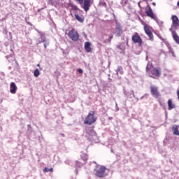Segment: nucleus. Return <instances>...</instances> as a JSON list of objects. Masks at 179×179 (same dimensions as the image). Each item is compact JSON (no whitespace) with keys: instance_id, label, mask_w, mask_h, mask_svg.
<instances>
[{"instance_id":"1","label":"nucleus","mask_w":179,"mask_h":179,"mask_svg":"<svg viewBox=\"0 0 179 179\" xmlns=\"http://www.w3.org/2000/svg\"><path fill=\"white\" fill-rule=\"evenodd\" d=\"M110 170H108L106 166L96 164L94 169V174L96 177L99 178H104V177H107V176H108Z\"/></svg>"},{"instance_id":"2","label":"nucleus","mask_w":179,"mask_h":179,"mask_svg":"<svg viewBox=\"0 0 179 179\" xmlns=\"http://www.w3.org/2000/svg\"><path fill=\"white\" fill-rule=\"evenodd\" d=\"M94 111H92L88 114V115L85 117L84 124L86 125H92L96 122V118L94 117Z\"/></svg>"},{"instance_id":"3","label":"nucleus","mask_w":179,"mask_h":179,"mask_svg":"<svg viewBox=\"0 0 179 179\" xmlns=\"http://www.w3.org/2000/svg\"><path fill=\"white\" fill-rule=\"evenodd\" d=\"M85 12H88L90 9V0H76Z\"/></svg>"},{"instance_id":"4","label":"nucleus","mask_w":179,"mask_h":179,"mask_svg":"<svg viewBox=\"0 0 179 179\" xmlns=\"http://www.w3.org/2000/svg\"><path fill=\"white\" fill-rule=\"evenodd\" d=\"M68 36L72 41H78L79 40V34L73 29L69 31Z\"/></svg>"},{"instance_id":"5","label":"nucleus","mask_w":179,"mask_h":179,"mask_svg":"<svg viewBox=\"0 0 179 179\" xmlns=\"http://www.w3.org/2000/svg\"><path fill=\"white\" fill-rule=\"evenodd\" d=\"M131 40L134 44H138V47H142V38L138 33L132 36Z\"/></svg>"},{"instance_id":"6","label":"nucleus","mask_w":179,"mask_h":179,"mask_svg":"<svg viewBox=\"0 0 179 179\" xmlns=\"http://www.w3.org/2000/svg\"><path fill=\"white\" fill-rule=\"evenodd\" d=\"M171 20H172L171 29H173V30H177L179 26L178 17H177V15H172Z\"/></svg>"},{"instance_id":"7","label":"nucleus","mask_w":179,"mask_h":179,"mask_svg":"<svg viewBox=\"0 0 179 179\" xmlns=\"http://www.w3.org/2000/svg\"><path fill=\"white\" fill-rule=\"evenodd\" d=\"M115 30V36L117 37H121V34H122V27L120 23H117Z\"/></svg>"},{"instance_id":"8","label":"nucleus","mask_w":179,"mask_h":179,"mask_svg":"<svg viewBox=\"0 0 179 179\" xmlns=\"http://www.w3.org/2000/svg\"><path fill=\"white\" fill-rule=\"evenodd\" d=\"M145 33L148 36L150 40L153 41V33L150 31V28L148 25L144 26Z\"/></svg>"},{"instance_id":"9","label":"nucleus","mask_w":179,"mask_h":179,"mask_svg":"<svg viewBox=\"0 0 179 179\" xmlns=\"http://www.w3.org/2000/svg\"><path fill=\"white\" fill-rule=\"evenodd\" d=\"M150 89L152 96L157 99V87L152 85Z\"/></svg>"},{"instance_id":"10","label":"nucleus","mask_w":179,"mask_h":179,"mask_svg":"<svg viewBox=\"0 0 179 179\" xmlns=\"http://www.w3.org/2000/svg\"><path fill=\"white\" fill-rule=\"evenodd\" d=\"M171 31L172 37H173L174 41L176 43V44L179 45V36H178V34H177V32H176V31L171 30Z\"/></svg>"},{"instance_id":"11","label":"nucleus","mask_w":179,"mask_h":179,"mask_svg":"<svg viewBox=\"0 0 179 179\" xmlns=\"http://www.w3.org/2000/svg\"><path fill=\"white\" fill-rule=\"evenodd\" d=\"M150 76L153 78L154 79H157V68H151Z\"/></svg>"},{"instance_id":"12","label":"nucleus","mask_w":179,"mask_h":179,"mask_svg":"<svg viewBox=\"0 0 179 179\" xmlns=\"http://www.w3.org/2000/svg\"><path fill=\"white\" fill-rule=\"evenodd\" d=\"M16 90H17V87H16V84L15 83H11L10 85V92L12 94H15L16 93Z\"/></svg>"},{"instance_id":"13","label":"nucleus","mask_w":179,"mask_h":179,"mask_svg":"<svg viewBox=\"0 0 179 179\" xmlns=\"http://www.w3.org/2000/svg\"><path fill=\"white\" fill-rule=\"evenodd\" d=\"M124 94L127 96V97H129L130 99H132V97H135V93L133 90L127 91L125 89H124Z\"/></svg>"},{"instance_id":"14","label":"nucleus","mask_w":179,"mask_h":179,"mask_svg":"<svg viewBox=\"0 0 179 179\" xmlns=\"http://www.w3.org/2000/svg\"><path fill=\"white\" fill-rule=\"evenodd\" d=\"M176 108V104L173 103V100L169 99L168 100V110H171Z\"/></svg>"},{"instance_id":"15","label":"nucleus","mask_w":179,"mask_h":179,"mask_svg":"<svg viewBox=\"0 0 179 179\" xmlns=\"http://www.w3.org/2000/svg\"><path fill=\"white\" fill-rule=\"evenodd\" d=\"M172 131L173 135H176V136H179L178 125L174 124L172 127Z\"/></svg>"},{"instance_id":"16","label":"nucleus","mask_w":179,"mask_h":179,"mask_svg":"<svg viewBox=\"0 0 179 179\" xmlns=\"http://www.w3.org/2000/svg\"><path fill=\"white\" fill-rule=\"evenodd\" d=\"M147 16H148L149 17H151V19H155V14H153V11L152 10V8L150 7H149V10H148L145 12Z\"/></svg>"},{"instance_id":"17","label":"nucleus","mask_w":179,"mask_h":179,"mask_svg":"<svg viewBox=\"0 0 179 179\" xmlns=\"http://www.w3.org/2000/svg\"><path fill=\"white\" fill-rule=\"evenodd\" d=\"M91 43L90 42H85V50L87 52H90L92 51V47H90Z\"/></svg>"},{"instance_id":"18","label":"nucleus","mask_w":179,"mask_h":179,"mask_svg":"<svg viewBox=\"0 0 179 179\" xmlns=\"http://www.w3.org/2000/svg\"><path fill=\"white\" fill-rule=\"evenodd\" d=\"M38 33H39V34H41V41L39 42L40 43H45L47 41V40L45 39V36H44V34H42L41 32L38 31Z\"/></svg>"},{"instance_id":"19","label":"nucleus","mask_w":179,"mask_h":179,"mask_svg":"<svg viewBox=\"0 0 179 179\" xmlns=\"http://www.w3.org/2000/svg\"><path fill=\"white\" fill-rule=\"evenodd\" d=\"M118 73H120V75L124 74V70L122 69V66H118L116 70V75H118Z\"/></svg>"},{"instance_id":"20","label":"nucleus","mask_w":179,"mask_h":179,"mask_svg":"<svg viewBox=\"0 0 179 179\" xmlns=\"http://www.w3.org/2000/svg\"><path fill=\"white\" fill-rule=\"evenodd\" d=\"M81 159L82 160H83L84 162H87L88 159H89V156H87V154L85 153H83L81 155Z\"/></svg>"},{"instance_id":"21","label":"nucleus","mask_w":179,"mask_h":179,"mask_svg":"<svg viewBox=\"0 0 179 179\" xmlns=\"http://www.w3.org/2000/svg\"><path fill=\"white\" fill-rule=\"evenodd\" d=\"M75 17H76V20H78V22H80L81 23L83 22L85 20V19H83V17H81L78 14H75Z\"/></svg>"},{"instance_id":"22","label":"nucleus","mask_w":179,"mask_h":179,"mask_svg":"<svg viewBox=\"0 0 179 179\" xmlns=\"http://www.w3.org/2000/svg\"><path fill=\"white\" fill-rule=\"evenodd\" d=\"M52 173L54 171V169L52 168H48V167H45L43 169V173Z\"/></svg>"},{"instance_id":"23","label":"nucleus","mask_w":179,"mask_h":179,"mask_svg":"<svg viewBox=\"0 0 179 179\" xmlns=\"http://www.w3.org/2000/svg\"><path fill=\"white\" fill-rule=\"evenodd\" d=\"M34 76H35V78H38V76H40V70H38V69H36L34 72Z\"/></svg>"},{"instance_id":"24","label":"nucleus","mask_w":179,"mask_h":179,"mask_svg":"<svg viewBox=\"0 0 179 179\" xmlns=\"http://www.w3.org/2000/svg\"><path fill=\"white\" fill-rule=\"evenodd\" d=\"M49 3L50 5H52V6H55V8H57V0H50Z\"/></svg>"},{"instance_id":"25","label":"nucleus","mask_w":179,"mask_h":179,"mask_svg":"<svg viewBox=\"0 0 179 179\" xmlns=\"http://www.w3.org/2000/svg\"><path fill=\"white\" fill-rule=\"evenodd\" d=\"M69 6H71L74 10H78V6L74 5L73 3H69Z\"/></svg>"},{"instance_id":"26","label":"nucleus","mask_w":179,"mask_h":179,"mask_svg":"<svg viewBox=\"0 0 179 179\" xmlns=\"http://www.w3.org/2000/svg\"><path fill=\"white\" fill-rule=\"evenodd\" d=\"M76 167H83V164H82L79 161H76Z\"/></svg>"},{"instance_id":"27","label":"nucleus","mask_w":179,"mask_h":179,"mask_svg":"<svg viewBox=\"0 0 179 179\" xmlns=\"http://www.w3.org/2000/svg\"><path fill=\"white\" fill-rule=\"evenodd\" d=\"M44 48L45 49H46L47 48V47H48V45H50V42H48V41H45V42H44Z\"/></svg>"},{"instance_id":"28","label":"nucleus","mask_w":179,"mask_h":179,"mask_svg":"<svg viewBox=\"0 0 179 179\" xmlns=\"http://www.w3.org/2000/svg\"><path fill=\"white\" fill-rule=\"evenodd\" d=\"M149 66H150V63H148L147 64V66H146V71L147 72H149V71L150 70V68H149Z\"/></svg>"},{"instance_id":"29","label":"nucleus","mask_w":179,"mask_h":179,"mask_svg":"<svg viewBox=\"0 0 179 179\" xmlns=\"http://www.w3.org/2000/svg\"><path fill=\"white\" fill-rule=\"evenodd\" d=\"M111 40H113V36H109V38L108 39V43H111Z\"/></svg>"},{"instance_id":"30","label":"nucleus","mask_w":179,"mask_h":179,"mask_svg":"<svg viewBox=\"0 0 179 179\" xmlns=\"http://www.w3.org/2000/svg\"><path fill=\"white\" fill-rule=\"evenodd\" d=\"M78 73H83V70H82V69H78Z\"/></svg>"},{"instance_id":"31","label":"nucleus","mask_w":179,"mask_h":179,"mask_svg":"<svg viewBox=\"0 0 179 179\" xmlns=\"http://www.w3.org/2000/svg\"><path fill=\"white\" fill-rule=\"evenodd\" d=\"M92 135H95V136L97 135V133H96V131H92Z\"/></svg>"},{"instance_id":"32","label":"nucleus","mask_w":179,"mask_h":179,"mask_svg":"<svg viewBox=\"0 0 179 179\" xmlns=\"http://www.w3.org/2000/svg\"><path fill=\"white\" fill-rule=\"evenodd\" d=\"M157 76H160V71L157 70Z\"/></svg>"},{"instance_id":"33","label":"nucleus","mask_w":179,"mask_h":179,"mask_svg":"<svg viewBox=\"0 0 179 179\" xmlns=\"http://www.w3.org/2000/svg\"><path fill=\"white\" fill-rule=\"evenodd\" d=\"M117 48H118L119 50H122V49L121 48V45H118L117 46Z\"/></svg>"},{"instance_id":"34","label":"nucleus","mask_w":179,"mask_h":179,"mask_svg":"<svg viewBox=\"0 0 179 179\" xmlns=\"http://www.w3.org/2000/svg\"><path fill=\"white\" fill-rule=\"evenodd\" d=\"M43 9H44V8L38 9V12H41V10H43Z\"/></svg>"},{"instance_id":"35","label":"nucleus","mask_w":179,"mask_h":179,"mask_svg":"<svg viewBox=\"0 0 179 179\" xmlns=\"http://www.w3.org/2000/svg\"><path fill=\"white\" fill-rule=\"evenodd\" d=\"M112 81H113V80L111 78H108L109 83H111Z\"/></svg>"},{"instance_id":"36","label":"nucleus","mask_w":179,"mask_h":179,"mask_svg":"<svg viewBox=\"0 0 179 179\" xmlns=\"http://www.w3.org/2000/svg\"><path fill=\"white\" fill-rule=\"evenodd\" d=\"M138 6H139V8H141V2L138 3Z\"/></svg>"},{"instance_id":"37","label":"nucleus","mask_w":179,"mask_h":179,"mask_svg":"<svg viewBox=\"0 0 179 179\" xmlns=\"http://www.w3.org/2000/svg\"><path fill=\"white\" fill-rule=\"evenodd\" d=\"M103 43H105V44L107 43V40H104Z\"/></svg>"},{"instance_id":"38","label":"nucleus","mask_w":179,"mask_h":179,"mask_svg":"<svg viewBox=\"0 0 179 179\" xmlns=\"http://www.w3.org/2000/svg\"><path fill=\"white\" fill-rule=\"evenodd\" d=\"M61 135H62V136H63V138L65 136V134H62Z\"/></svg>"},{"instance_id":"39","label":"nucleus","mask_w":179,"mask_h":179,"mask_svg":"<svg viewBox=\"0 0 179 179\" xmlns=\"http://www.w3.org/2000/svg\"><path fill=\"white\" fill-rule=\"evenodd\" d=\"M152 4H154V6H156V3H152Z\"/></svg>"},{"instance_id":"40","label":"nucleus","mask_w":179,"mask_h":179,"mask_svg":"<svg viewBox=\"0 0 179 179\" xmlns=\"http://www.w3.org/2000/svg\"><path fill=\"white\" fill-rule=\"evenodd\" d=\"M93 163H94V164H96V162H94V161L93 162Z\"/></svg>"},{"instance_id":"41","label":"nucleus","mask_w":179,"mask_h":179,"mask_svg":"<svg viewBox=\"0 0 179 179\" xmlns=\"http://www.w3.org/2000/svg\"><path fill=\"white\" fill-rule=\"evenodd\" d=\"M28 127H30V124L28 125Z\"/></svg>"},{"instance_id":"42","label":"nucleus","mask_w":179,"mask_h":179,"mask_svg":"<svg viewBox=\"0 0 179 179\" xmlns=\"http://www.w3.org/2000/svg\"><path fill=\"white\" fill-rule=\"evenodd\" d=\"M127 45H128V42H127Z\"/></svg>"},{"instance_id":"43","label":"nucleus","mask_w":179,"mask_h":179,"mask_svg":"<svg viewBox=\"0 0 179 179\" xmlns=\"http://www.w3.org/2000/svg\"><path fill=\"white\" fill-rule=\"evenodd\" d=\"M38 66H40V64H38Z\"/></svg>"},{"instance_id":"44","label":"nucleus","mask_w":179,"mask_h":179,"mask_svg":"<svg viewBox=\"0 0 179 179\" xmlns=\"http://www.w3.org/2000/svg\"><path fill=\"white\" fill-rule=\"evenodd\" d=\"M91 1H93V0H91Z\"/></svg>"}]
</instances>
